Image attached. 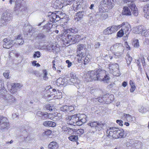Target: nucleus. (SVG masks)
Wrapping results in <instances>:
<instances>
[{
  "label": "nucleus",
  "mask_w": 149,
  "mask_h": 149,
  "mask_svg": "<svg viewBox=\"0 0 149 149\" xmlns=\"http://www.w3.org/2000/svg\"><path fill=\"white\" fill-rule=\"evenodd\" d=\"M97 80L100 81H103L107 82L109 79V77L106 75L104 70L99 68L97 70Z\"/></svg>",
  "instance_id": "f257e3e1"
},
{
  "label": "nucleus",
  "mask_w": 149,
  "mask_h": 149,
  "mask_svg": "<svg viewBox=\"0 0 149 149\" xmlns=\"http://www.w3.org/2000/svg\"><path fill=\"white\" fill-rule=\"evenodd\" d=\"M3 99V104L6 106L12 105L16 101L15 97L10 94L4 95Z\"/></svg>",
  "instance_id": "f03ea898"
},
{
  "label": "nucleus",
  "mask_w": 149,
  "mask_h": 149,
  "mask_svg": "<svg viewBox=\"0 0 149 149\" xmlns=\"http://www.w3.org/2000/svg\"><path fill=\"white\" fill-rule=\"evenodd\" d=\"M65 118L68 124L74 125H79L77 124L79 119V115H74L71 116H67Z\"/></svg>",
  "instance_id": "7ed1b4c3"
},
{
  "label": "nucleus",
  "mask_w": 149,
  "mask_h": 149,
  "mask_svg": "<svg viewBox=\"0 0 149 149\" xmlns=\"http://www.w3.org/2000/svg\"><path fill=\"white\" fill-rule=\"evenodd\" d=\"M97 70L88 72L86 74V80L87 81H91L97 80Z\"/></svg>",
  "instance_id": "20e7f679"
},
{
  "label": "nucleus",
  "mask_w": 149,
  "mask_h": 149,
  "mask_svg": "<svg viewBox=\"0 0 149 149\" xmlns=\"http://www.w3.org/2000/svg\"><path fill=\"white\" fill-rule=\"evenodd\" d=\"M118 29L120 27L123 31L126 37L129 34L131 28L130 24L127 22H123L122 24L118 25Z\"/></svg>",
  "instance_id": "39448f33"
},
{
  "label": "nucleus",
  "mask_w": 149,
  "mask_h": 149,
  "mask_svg": "<svg viewBox=\"0 0 149 149\" xmlns=\"http://www.w3.org/2000/svg\"><path fill=\"white\" fill-rule=\"evenodd\" d=\"M109 67L110 73L116 76H118L120 75V73L118 70L119 66L117 64H110Z\"/></svg>",
  "instance_id": "423d86ee"
},
{
  "label": "nucleus",
  "mask_w": 149,
  "mask_h": 149,
  "mask_svg": "<svg viewBox=\"0 0 149 149\" xmlns=\"http://www.w3.org/2000/svg\"><path fill=\"white\" fill-rule=\"evenodd\" d=\"M118 128L115 127H108L107 130L108 136L115 138L117 137V133Z\"/></svg>",
  "instance_id": "0eeeda50"
},
{
  "label": "nucleus",
  "mask_w": 149,
  "mask_h": 149,
  "mask_svg": "<svg viewBox=\"0 0 149 149\" xmlns=\"http://www.w3.org/2000/svg\"><path fill=\"white\" fill-rule=\"evenodd\" d=\"M86 3V0H78L74 1L73 5V10L77 11Z\"/></svg>",
  "instance_id": "6e6552de"
},
{
  "label": "nucleus",
  "mask_w": 149,
  "mask_h": 149,
  "mask_svg": "<svg viewBox=\"0 0 149 149\" xmlns=\"http://www.w3.org/2000/svg\"><path fill=\"white\" fill-rule=\"evenodd\" d=\"M77 55V57H78V60L83 61L84 64L87 65L90 61V59L86 55V53H81Z\"/></svg>",
  "instance_id": "1a4fd4ad"
},
{
  "label": "nucleus",
  "mask_w": 149,
  "mask_h": 149,
  "mask_svg": "<svg viewBox=\"0 0 149 149\" xmlns=\"http://www.w3.org/2000/svg\"><path fill=\"white\" fill-rule=\"evenodd\" d=\"M57 14L56 13H52L51 15L49 16L50 20V22H52V23L53 22H56L60 19L61 17V12L57 13Z\"/></svg>",
  "instance_id": "9d476101"
},
{
  "label": "nucleus",
  "mask_w": 149,
  "mask_h": 149,
  "mask_svg": "<svg viewBox=\"0 0 149 149\" xmlns=\"http://www.w3.org/2000/svg\"><path fill=\"white\" fill-rule=\"evenodd\" d=\"M118 30V25H113L111 27H109L105 29L103 31V33L105 35L111 34L116 32Z\"/></svg>",
  "instance_id": "9b49d317"
},
{
  "label": "nucleus",
  "mask_w": 149,
  "mask_h": 149,
  "mask_svg": "<svg viewBox=\"0 0 149 149\" xmlns=\"http://www.w3.org/2000/svg\"><path fill=\"white\" fill-rule=\"evenodd\" d=\"M88 125L92 127H94L96 130H99L100 128H102L103 124L101 122H99L97 121H91L88 123Z\"/></svg>",
  "instance_id": "f8f14e48"
},
{
  "label": "nucleus",
  "mask_w": 149,
  "mask_h": 149,
  "mask_svg": "<svg viewBox=\"0 0 149 149\" xmlns=\"http://www.w3.org/2000/svg\"><path fill=\"white\" fill-rule=\"evenodd\" d=\"M4 43L3 47L4 48L9 49L14 44L13 41L11 40L9 38H5L3 40Z\"/></svg>",
  "instance_id": "ddd939ff"
},
{
  "label": "nucleus",
  "mask_w": 149,
  "mask_h": 149,
  "mask_svg": "<svg viewBox=\"0 0 149 149\" xmlns=\"http://www.w3.org/2000/svg\"><path fill=\"white\" fill-rule=\"evenodd\" d=\"M9 125L6 117L0 116V127L2 129L6 128Z\"/></svg>",
  "instance_id": "4468645a"
},
{
  "label": "nucleus",
  "mask_w": 149,
  "mask_h": 149,
  "mask_svg": "<svg viewBox=\"0 0 149 149\" xmlns=\"http://www.w3.org/2000/svg\"><path fill=\"white\" fill-rule=\"evenodd\" d=\"M62 34V38L63 41L65 43L68 44L69 43L70 40L72 38V35H69V33H67L65 31Z\"/></svg>",
  "instance_id": "2eb2a0df"
},
{
  "label": "nucleus",
  "mask_w": 149,
  "mask_h": 149,
  "mask_svg": "<svg viewBox=\"0 0 149 149\" xmlns=\"http://www.w3.org/2000/svg\"><path fill=\"white\" fill-rule=\"evenodd\" d=\"M114 0H103V3L109 9H111L114 5Z\"/></svg>",
  "instance_id": "dca6fc26"
},
{
  "label": "nucleus",
  "mask_w": 149,
  "mask_h": 149,
  "mask_svg": "<svg viewBox=\"0 0 149 149\" xmlns=\"http://www.w3.org/2000/svg\"><path fill=\"white\" fill-rule=\"evenodd\" d=\"M71 78L70 79V81L73 84H79L80 83V80L78 79L76 75L73 73H71L70 74Z\"/></svg>",
  "instance_id": "f3484780"
},
{
  "label": "nucleus",
  "mask_w": 149,
  "mask_h": 149,
  "mask_svg": "<svg viewBox=\"0 0 149 149\" xmlns=\"http://www.w3.org/2000/svg\"><path fill=\"white\" fill-rule=\"evenodd\" d=\"M80 36L79 35H72V38H71L69 42V45L74 44L76 42L79 41L80 40Z\"/></svg>",
  "instance_id": "a211bd4d"
},
{
  "label": "nucleus",
  "mask_w": 149,
  "mask_h": 149,
  "mask_svg": "<svg viewBox=\"0 0 149 149\" xmlns=\"http://www.w3.org/2000/svg\"><path fill=\"white\" fill-rule=\"evenodd\" d=\"M86 116L84 114L79 115V120L77 123L79 125H81L83 123H86L87 121Z\"/></svg>",
  "instance_id": "6ab92c4d"
},
{
  "label": "nucleus",
  "mask_w": 149,
  "mask_h": 149,
  "mask_svg": "<svg viewBox=\"0 0 149 149\" xmlns=\"http://www.w3.org/2000/svg\"><path fill=\"white\" fill-rule=\"evenodd\" d=\"M123 47L121 43H116L111 46L110 48L111 51H115L119 50L121 49H123Z\"/></svg>",
  "instance_id": "aec40b11"
},
{
  "label": "nucleus",
  "mask_w": 149,
  "mask_h": 149,
  "mask_svg": "<svg viewBox=\"0 0 149 149\" xmlns=\"http://www.w3.org/2000/svg\"><path fill=\"white\" fill-rule=\"evenodd\" d=\"M77 53L79 54L81 53H86L85 51L86 49V45L84 44H80L77 46Z\"/></svg>",
  "instance_id": "412c9836"
},
{
  "label": "nucleus",
  "mask_w": 149,
  "mask_h": 149,
  "mask_svg": "<svg viewBox=\"0 0 149 149\" xmlns=\"http://www.w3.org/2000/svg\"><path fill=\"white\" fill-rule=\"evenodd\" d=\"M47 48L48 50L50 51H51L53 52L56 51L58 50V48L56 47L55 45H54L53 43L47 45Z\"/></svg>",
  "instance_id": "4be33fe9"
},
{
  "label": "nucleus",
  "mask_w": 149,
  "mask_h": 149,
  "mask_svg": "<svg viewBox=\"0 0 149 149\" xmlns=\"http://www.w3.org/2000/svg\"><path fill=\"white\" fill-rule=\"evenodd\" d=\"M1 18L6 22L10 21L11 19L10 13H3L2 15Z\"/></svg>",
  "instance_id": "5701e85b"
},
{
  "label": "nucleus",
  "mask_w": 149,
  "mask_h": 149,
  "mask_svg": "<svg viewBox=\"0 0 149 149\" xmlns=\"http://www.w3.org/2000/svg\"><path fill=\"white\" fill-rule=\"evenodd\" d=\"M46 113L45 112L39 111L37 112L36 115L40 118L41 120H46Z\"/></svg>",
  "instance_id": "b1692460"
},
{
  "label": "nucleus",
  "mask_w": 149,
  "mask_h": 149,
  "mask_svg": "<svg viewBox=\"0 0 149 149\" xmlns=\"http://www.w3.org/2000/svg\"><path fill=\"white\" fill-rule=\"evenodd\" d=\"M52 133V131L50 130H47L43 132L41 136V139L44 140L48 136L50 135Z\"/></svg>",
  "instance_id": "393cba45"
},
{
  "label": "nucleus",
  "mask_w": 149,
  "mask_h": 149,
  "mask_svg": "<svg viewBox=\"0 0 149 149\" xmlns=\"http://www.w3.org/2000/svg\"><path fill=\"white\" fill-rule=\"evenodd\" d=\"M56 123L51 121H45L43 123V125L45 127H54L56 125Z\"/></svg>",
  "instance_id": "a878e982"
},
{
  "label": "nucleus",
  "mask_w": 149,
  "mask_h": 149,
  "mask_svg": "<svg viewBox=\"0 0 149 149\" xmlns=\"http://www.w3.org/2000/svg\"><path fill=\"white\" fill-rule=\"evenodd\" d=\"M117 130V135L118 137H116L115 139L119 138H121L125 137L124 130L123 129H121L120 130L118 128V130Z\"/></svg>",
  "instance_id": "bb28decb"
},
{
  "label": "nucleus",
  "mask_w": 149,
  "mask_h": 149,
  "mask_svg": "<svg viewBox=\"0 0 149 149\" xmlns=\"http://www.w3.org/2000/svg\"><path fill=\"white\" fill-rule=\"evenodd\" d=\"M123 15H131V13L130 9L126 6L124 7L123 8L122 12Z\"/></svg>",
  "instance_id": "cd10ccee"
},
{
  "label": "nucleus",
  "mask_w": 149,
  "mask_h": 149,
  "mask_svg": "<svg viewBox=\"0 0 149 149\" xmlns=\"http://www.w3.org/2000/svg\"><path fill=\"white\" fill-rule=\"evenodd\" d=\"M77 62L75 63V65L78 68L81 69L84 68L85 67L84 66L85 65L84 64L83 61H79L78 60V57H77Z\"/></svg>",
  "instance_id": "c85d7f7f"
},
{
  "label": "nucleus",
  "mask_w": 149,
  "mask_h": 149,
  "mask_svg": "<svg viewBox=\"0 0 149 149\" xmlns=\"http://www.w3.org/2000/svg\"><path fill=\"white\" fill-rule=\"evenodd\" d=\"M48 147L50 149H57L58 145L56 142L53 141L50 143Z\"/></svg>",
  "instance_id": "c756f323"
},
{
  "label": "nucleus",
  "mask_w": 149,
  "mask_h": 149,
  "mask_svg": "<svg viewBox=\"0 0 149 149\" xmlns=\"http://www.w3.org/2000/svg\"><path fill=\"white\" fill-rule=\"evenodd\" d=\"M52 22H49L43 26V28L45 31H49L52 28Z\"/></svg>",
  "instance_id": "7c9ffc66"
},
{
  "label": "nucleus",
  "mask_w": 149,
  "mask_h": 149,
  "mask_svg": "<svg viewBox=\"0 0 149 149\" xmlns=\"http://www.w3.org/2000/svg\"><path fill=\"white\" fill-rule=\"evenodd\" d=\"M15 85V84H12L11 85V88L9 90L10 92L13 94H16L18 90V89L16 88Z\"/></svg>",
  "instance_id": "2f4dec72"
},
{
  "label": "nucleus",
  "mask_w": 149,
  "mask_h": 149,
  "mask_svg": "<svg viewBox=\"0 0 149 149\" xmlns=\"http://www.w3.org/2000/svg\"><path fill=\"white\" fill-rule=\"evenodd\" d=\"M67 33H69L71 32L72 33H76L78 32V29L75 28H70L68 29L64 30Z\"/></svg>",
  "instance_id": "473e14b6"
},
{
  "label": "nucleus",
  "mask_w": 149,
  "mask_h": 149,
  "mask_svg": "<svg viewBox=\"0 0 149 149\" xmlns=\"http://www.w3.org/2000/svg\"><path fill=\"white\" fill-rule=\"evenodd\" d=\"M66 79H63L62 78H59L56 81L57 84V85L60 86L61 85H63L64 84V82L66 81Z\"/></svg>",
  "instance_id": "72a5a7b5"
},
{
  "label": "nucleus",
  "mask_w": 149,
  "mask_h": 149,
  "mask_svg": "<svg viewBox=\"0 0 149 149\" xmlns=\"http://www.w3.org/2000/svg\"><path fill=\"white\" fill-rule=\"evenodd\" d=\"M130 84L131 86V88L130 89V91L132 93L135 91L136 88L135 84L132 80H130Z\"/></svg>",
  "instance_id": "f704fd0d"
},
{
  "label": "nucleus",
  "mask_w": 149,
  "mask_h": 149,
  "mask_svg": "<svg viewBox=\"0 0 149 149\" xmlns=\"http://www.w3.org/2000/svg\"><path fill=\"white\" fill-rule=\"evenodd\" d=\"M124 116L127 121L131 122L133 120L132 116L129 114H124Z\"/></svg>",
  "instance_id": "c9c22d12"
},
{
  "label": "nucleus",
  "mask_w": 149,
  "mask_h": 149,
  "mask_svg": "<svg viewBox=\"0 0 149 149\" xmlns=\"http://www.w3.org/2000/svg\"><path fill=\"white\" fill-rule=\"evenodd\" d=\"M69 139L72 141H76L78 139L77 135H71L68 137Z\"/></svg>",
  "instance_id": "e433bc0d"
},
{
  "label": "nucleus",
  "mask_w": 149,
  "mask_h": 149,
  "mask_svg": "<svg viewBox=\"0 0 149 149\" xmlns=\"http://www.w3.org/2000/svg\"><path fill=\"white\" fill-rule=\"evenodd\" d=\"M83 11H79L77 13L76 15L77 17L76 18L78 17L79 18V19H77V20L78 21L80 20L83 18Z\"/></svg>",
  "instance_id": "4c0bfd02"
},
{
  "label": "nucleus",
  "mask_w": 149,
  "mask_h": 149,
  "mask_svg": "<svg viewBox=\"0 0 149 149\" xmlns=\"http://www.w3.org/2000/svg\"><path fill=\"white\" fill-rule=\"evenodd\" d=\"M128 5L132 10H133L135 8H136L134 2L133 1L130 3H128Z\"/></svg>",
  "instance_id": "58836bf2"
},
{
  "label": "nucleus",
  "mask_w": 149,
  "mask_h": 149,
  "mask_svg": "<svg viewBox=\"0 0 149 149\" xmlns=\"http://www.w3.org/2000/svg\"><path fill=\"white\" fill-rule=\"evenodd\" d=\"M93 100H95V101H96V100H97L99 102H100V103H103L105 102V97L103 96L102 97H99L97 98H95L93 99Z\"/></svg>",
  "instance_id": "ea45409f"
},
{
  "label": "nucleus",
  "mask_w": 149,
  "mask_h": 149,
  "mask_svg": "<svg viewBox=\"0 0 149 149\" xmlns=\"http://www.w3.org/2000/svg\"><path fill=\"white\" fill-rule=\"evenodd\" d=\"M126 58L127 61V63L128 65H129L132 60V58L130 57L129 55H127Z\"/></svg>",
  "instance_id": "a19ab883"
},
{
  "label": "nucleus",
  "mask_w": 149,
  "mask_h": 149,
  "mask_svg": "<svg viewBox=\"0 0 149 149\" xmlns=\"http://www.w3.org/2000/svg\"><path fill=\"white\" fill-rule=\"evenodd\" d=\"M141 34L143 36H148L149 35V31L146 30H144L142 31Z\"/></svg>",
  "instance_id": "79ce46f5"
},
{
  "label": "nucleus",
  "mask_w": 149,
  "mask_h": 149,
  "mask_svg": "<svg viewBox=\"0 0 149 149\" xmlns=\"http://www.w3.org/2000/svg\"><path fill=\"white\" fill-rule=\"evenodd\" d=\"M40 53L39 51H37L35 52L33 55V57L35 58L36 57L39 58L40 56Z\"/></svg>",
  "instance_id": "37998d69"
},
{
  "label": "nucleus",
  "mask_w": 149,
  "mask_h": 149,
  "mask_svg": "<svg viewBox=\"0 0 149 149\" xmlns=\"http://www.w3.org/2000/svg\"><path fill=\"white\" fill-rule=\"evenodd\" d=\"M125 33L123 31V30L121 29L117 33V36L119 37H121L123 36Z\"/></svg>",
  "instance_id": "c03bdc74"
},
{
  "label": "nucleus",
  "mask_w": 149,
  "mask_h": 149,
  "mask_svg": "<svg viewBox=\"0 0 149 149\" xmlns=\"http://www.w3.org/2000/svg\"><path fill=\"white\" fill-rule=\"evenodd\" d=\"M68 106L67 105L63 106L60 107L61 110L64 112L68 111Z\"/></svg>",
  "instance_id": "a18cd8bd"
},
{
  "label": "nucleus",
  "mask_w": 149,
  "mask_h": 149,
  "mask_svg": "<svg viewBox=\"0 0 149 149\" xmlns=\"http://www.w3.org/2000/svg\"><path fill=\"white\" fill-rule=\"evenodd\" d=\"M68 111L71 112L74 110L77 109V107L76 106L74 107L72 106H68Z\"/></svg>",
  "instance_id": "49530a36"
},
{
  "label": "nucleus",
  "mask_w": 149,
  "mask_h": 149,
  "mask_svg": "<svg viewBox=\"0 0 149 149\" xmlns=\"http://www.w3.org/2000/svg\"><path fill=\"white\" fill-rule=\"evenodd\" d=\"M132 14L135 16H137L139 14V12L137 8H135V9L132 10Z\"/></svg>",
  "instance_id": "de8ad7c7"
},
{
  "label": "nucleus",
  "mask_w": 149,
  "mask_h": 149,
  "mask_svg": "<svg viewBox=\"0 0 149 149\" xmlns=\"http://www.w3.org/2000/svg\"><path fill=\"white\" fill-rule=\"evenodd\" d=\"M49 110V111H52V107L49 104H46L45 106V110Z\"/></svg>",
  "instance_id": "09e8293b"
},
{
  "label": "nucleus",
  "mask_w": 149,
  "mask_h": 149,
  "mask_svg": "<svg viewBox=\"0 0 149 149\" xmlns=\"http://www.w3.org/2000/svg\"><path fill=\"white\" fill-rule=\"evenodd\" d=\"M133 44L134 46L136 47H138L139 46V40L137 39L135 40L133 42Z\"/></svg>",
  "instance_id": "8fccbe9b"
},
{
  "label": "nucleus",
  "mask_w": 149,
  "mask_h": 149,
  "mask_svg": "<svg viewBox=\"0 0 149 149\" xmlns=\"http://www.w3.org/2000/svg\"><path fill=\"white\" fill-rule=\"evenodd\" d=\"M143 11L144 13L149 12V4L145 5L143 8Z\"/></svg>",
  "instance_id": "3c124183"
},
{
  "label": "nucleus",
  "mask_w": 149,
  "mask_h": 149,
  "mask_svg": "<svg viewBox=\"0 0 149 149\" xmlns=\"http://www.w3.org/2000/svg\"><path fill=\"white\" fill-rule=\"evenodd\" d=\"M99 12L100 13H102V15H105V10L104 8L102 7H101V6H100L99 8Z\"/></svg>",
  "instance_id": "603ef678"
},
{
  "label": "nucleus",
  "mask_w": 149,
  "mask_h": 149,
  "mask_svg": "<svg viewBox=\"0 0 149 149\" xmlns=\"http://www.w3.org/2000/svg\"><path fill=\"white\" fill-rule=\"evenodd\" d=\"M137 29L138 30L137 31H136V33H138L141 34V32H142V31L144 30V29L142 28V26H138V28Z\"/></svg>",
  "instance_id": "864d4df0"
},
{
  "label": "nucleus",
  "mask_w": 149,
  "mask_h": 149,
  "mask_svg": "<svg viewBox=\"0 0 149 149\" xmlns=\"http://www.w3.org/2000/svg\"><path fill=\"white\" fill-rule=\"evenodd\" d=\"M135 141L132 139L129 140L128 141V143L130 144L129 146H136L135 144L134 143Z\"/></svg>",
  "instance_id": "5fc2aeb1"
},
{
  "label": "nucleus",
  "mask_w": 149,
  "mask_h": 149,
  "mask_svg": "<svg viewBox=\"0 0 149 149\" xmlns=\"http://www.w3.org/2000/svg\"><path fill=\"white\" fill-rule=\"evenodd\" d=\"M9 73V71H6L3 73V75L5 78L7 79L9 78L8 76Z\"/></svg>",
  "instance_id": "6e6d98bb"
},
{
  "label": "nucleus",
  "mask_w": 149,
  "mask_h": 149,
  "mask_svg": "<svg viewBox=\"0 0 149 149\" xmlns=\"http://www.w3.org/2000/svg\"><path fill=\"white\" fill-rule=\"evenodd\" d=\"M44 76H43V79L45 80H47L48 79V77L47 76V73L46 70H45L43 71Z\"/></svg>",
  "instance_id": "4d7b16f0"
},
{
  "label": "nucleus",
  "mask_w": 149,
  "mask_h": 149,
  "mask_svg": "<svg viewBox=\"0 0 149 149\" xmlns=\"http://www.w3.org/2000/svg\"><path fill=\"white\" fill-rule=\"evenodd\" d=\"M37 61H34L32 62V64L33 66L37 67H39L40 66V64L39 63H37Z\"/></svg>",
  "instance_id": "13d9d810"
},
{
  "label": "nucleus",
  "mask_w": 149,
  "mask_h": 149,
  "mask_svg": "<svg viewBox=\"0 0 149 149\" xmlns=\"http://www.w3.org/2000/svg\"><path fill=\"white\" fill-rule=\"evenodd\" d=\"M52 114L48 113H46V120L47 118H49L51 120L53 118H52Z\"/></svg>",
  "instance_id": "bf43d9fd"
},
{
  "label": "nucleus",
  "mask_w": 149,
  "mask_h": 149,
  "mask_svg": "<svg viewBox=\"0 0 149 149\" xmlns=\"http://www.w3.org/2000/svg\"><path fill=\"white\" fill-rule=\"evenodd\" d=\"M84 130L83 129H78L76 131V132L79 134H81L84 133Z\"/></svg>",
  "instance_id": "052dcab7"
},
{
  "label": "nucleus",
  "mask_w": 149,
  "mask_h": 149,
  "mask_svg": "<svg viewBox=\"0 0 149 149\" xmlns=\"http://www.w3.org/2000/svg\"><path fill=\"white\" fill-rule=\"evenodd\" d=\"M116 122L120 126H123V121L121 120H117L116 121Z\"/></svg>",
  "instance_id": "680f3d73"
},
{
  "label": "nucleus",
  "mask_w": 149,
  "mask_h": 149,
  "mask_svg": "<svg viewBox=\"0 0 149 149\" xmlns=\"http://www.w3.org/2000/svg\"><path fill=\"white\" fill-rule=\"evenodd\" d=\"M141 62L142 63L143 66L145 65V58L143 56H142L141 58Z\"/></svg>",
  "instance_id": "e2e57ef3"
},
{
  "label": "nucleus",
  "mask_w": 149,
  "mask_h": 149,
  "mask_svg": "<svg viewBox=\"0 0 149 149\" xmlns=\"http://www.w3.org/2000/svg\"><path fill=\"white\" fill-rule=\"evenodd\" d=\"M139 112L142 113L145 112L146 111V110H144V108L143 107H141L139 108Z\"/></svg>",
  "instance_id": "0e129e2a"
},
{
  "label": "nucleus",
  "mask_w": 149,
  "mask_h": 149,
  "mask_svg": "<svg viewBox=\"0 0 149 149\" xmlns=\"http://www.w3.org/2000/svg\"><path fill=\"white\" fill-rule=\"evenodd\" d=\"M13 84H15V87L17 89L18 88H20L22 86V84H20L19 83H17L16 84L15 83H14Z\"/></svg>",
  "instance_id": "69168bd1"
},
{
  "label": "nucleus",
  "mask_w": 149,
  "mask_h": 149,
  "mask_svg": "<svg viewBox=\"0 0 149 149\" xmlns=\"http://www.w3.org/2000/svg\"><path fill=\"white\" fill-rule=\"evenodd\" d=\"M66 63L68 64V68L70 67L72 65V63L69 60H67L66 61Z\"/></svg>",
  "instance_id": "338daca9"
},
{
  "label": "nucleus",
  "mask_w": 149,
  "mask_h": 149,
  "mask_svg": "<svg viewBox=\"0 0 149 149\" xmlns=\"http://www.w3.org/2000/svg\"><path fill=\"white\" fill-rule=\"evenodd\" d=\"M146 14L144 15V17L147 18V19H148L149 18V12H147L146 13H145Z\"/></svg>",
  "instance_id": "774afa93"
}]
</instances>
